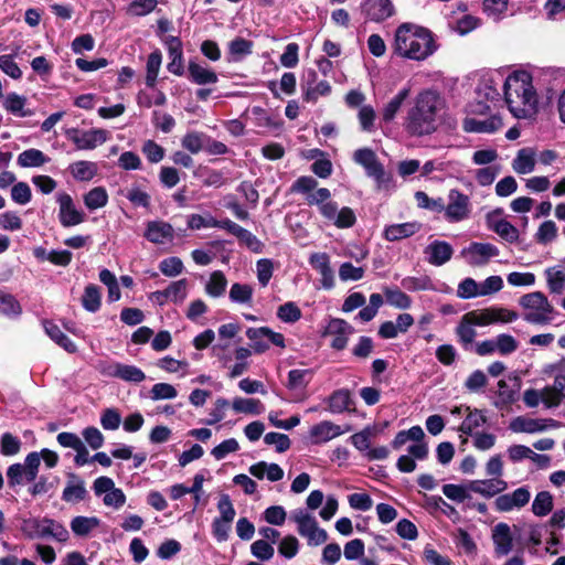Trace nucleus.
<instances>
[{
  "label": "nucleus",
  "instance_id": "nucleus-1",
  "mask_svg": "<svg viewBox=\"0 0 565 565\" xmlns=\"http://www.w3.org/2000/svg\"><path fill=\"white\" fill-rule=\"evenodd\" d=\"M504 100L515 118H530L536 113L537 94L526 71L509 75L503 85Z\"/></svg>",
  "mask_w": 565,
  "mask_h": 565
},
{
  "label": "nucleus",
  "instance_id": "nucleus-2",
  "mask_svg": "<svg viewBox=\"0 0 565 565\" xmlns=\"http://www.w3.org/2000/svg\"><path fill=\"white\" fill-rule=\"evenodd\" d=\"M436 50L433 33L426 28L403 23L395 31L393 51L401 57L424 61Z\"/></svg>",
  "mask_w": 565,
  "mask_h": 565
},
{
  "label": "nucleus",
  "instance_id": "nucleus-3",
  "mask_svg": "<svg viewBox=\"0 0 565 565\" xmlns=\"http://www.w3.org/2000/svg\"><path fill=\"white\" fill-rule=\"evenodd\" d=\"M440 97L433 90L419 93L408 109L405 127L413 136L430 135L437 129Z\"/></svg>",
  "mask_w": 565,
  "mask_h": 565
},
{
  "label": "nucleus",
  "instance_id": "nucleus-4",
  "mask_svg": "<svg viewBox=\"0 0 565 565\" xmlns=\"http://www.w3.org/2000/svg\"><path fill=\"white\" fill-rule=\"evenodd\" d=\"M519 303L525 311L523 319L529 323L546 326L554 319L555 309L547 297L541 291H533L522 296Z\"/></svg>",
  "mask_w": 565,
  "mask_h": 565
},
{
  "label": "nucleus",
  "instance_id": "nucleus-5",
  "mask_svg": "<svg viewBox=\"0 0 565 565\" xmlns=\"http://www.w3.org/2000/svg\"><path fill=\"white\" fill-rule=\"evenodd\" d=\"M21 532L31 540L52 537L58 542L68 540V531L66 527L49 518H28L21 522Z\"/></svg>",
  "mask_w": 565,
  "mask_h": 565
},
{
  "label": "nucleus",
  "instance_id": "nucleus-6",
  "mask_svg": "<svg viewBox=\"0 0 565 565\" xmlns=\"http://www.w3.org/2000/svg\"><path fill=\"white\" fill-rule=\"evenodd\" d=\"M465 317H467L473 326L487 327L495 323L513 322L519 318V315L503 307H489L471 310L465 313Z\"/></svg>",
  "mask_w": 565,
  "mask_h": 565
},
{
  "label": "nucleus",
  "instance_id": "nucleus-7",
  "mask_svg": "<svg viewBox=\"0 0 565 565\" xmlns=\"http://www.w3.org/2000/svg\"><path fill=\"white\" fill-rule=\"evenodd\" d=\"M301 96L303 102L316 104L320 97H326L331 93V85L328 81H319L315 70L309 68L303 73L300 83Z\"/></svg>",
  "mask_w": 565,
  "mask_h": 565
},
{
  "label": "nucleus",
  "instance_id": "nucleus-8",
  "mask_svg": "<svg viewBox=\"0 0 565 565\" xmlns=\"http://www.w3.org/2000/svg\"><path fill=\"white\" fill-rule=\"evenodd\" d=\"M445 218L448 222L457 223L467 220L471 213V203L468 195L459 190L452 189L448 194V203L444 204Z\"/></svg>",
  "mask_w": 565,
  "mask_h": 565
},
{
  "label": "nucleus",
  "instance_id": "nucleus-9",
  "mask_svg": "<svg viewBox=\"0 0 565 565\" xmlns=\"http://www.w3.org/2000/svg\"><path fill=\"white\" fill-rule=\"evenodd\" d=\"M382 430L379 425H371L362 431L355 433V448L364 452L369 460H382L388 456V449L385 446L371 448V439L375 438Z\"/></svg>",
  "mask_w": 565,
  "mask_h": 565
},
{
  "label": "nucleus",
  "instance_id": "nucleus-10",
  "mask_svg": "<svg viewBox=\"0 0 565 565\" xmlns=\"http://www.w3.org/2000/svg\"><path fill=\"white\" fill-rule=\"evenodd\" d=\"M355 162L362 166L367 177L374 179L379 189L385 185L388 177L385 173L383 164L379 161L375 152L369 148H362L355 151Z\"/></svg>",
  "mask_w": 565,
  "mask_h": 565
},
{
  "label": "nucleus",
  "instance_id": "nucleus-11",
  "mask_svg": "<svg viewBox=\"0 0 565 565\" xmlns=\"http://www.w3.org/2000/svg\"><path fill=\"white\" fill-rule=\"evenodd\" d=\"M67 138L78 150H93L108 140L109 132L102 128L71 129L67 131Z\"/></svg>",
  "mask_w": 565,
  "mask_h": 565
},
{
  "label": "nucleus",
  "instance_id": "nucleus-12",
  "mask_svg": "<svg viewBox=\"0 0 565 565\" xmlns=\"http://www.w3.org/2000/svg\"><path fill=\"white\" fill-rule=\"evenodd\" d=\"M58 220L62 226L72 227L85 221V213L75 206L72 196L67 193H58Z\"/></svg>",
  "mask_w": 565,
  "mask_h": 565
},
{
  "label": "nucleus",
  "instance_id": "nucleus-13",
  "mask_svg": "<svg viewBox=\"0 0 565 565\" xmlns=\"http://www.w3.org/2000/svg\"><path fill=\"white\" fill-rule=\"evenodd\" d=\"M461 254L466 257L470 265L483 266L492 257L499 255V248L490 243L473 242L468 247H466Z\"/></svg>",
  "mask_w": 565,
  "mask_h": 565
},
{
  "label": "nucleus",
  "instance_id": "nucleus-14",
  "mask_svg": "<svg viewBox=\"0 0 565 565\" xmlns=\"http://www.w3.org/2000/svg\"><path fill=\"white\" fill-rule=\"evenodd\" d=\"M501 214V209L488 213L486 216L487 227L497 233L502 239L515 243L519 239V230L507 220L499 218Z\"/></svg>",
  "mask_w": 565,
  "mask_h": 565
},
{
  "label": "nucleus",
  "instance_id": "nucleus-15",
  "mask_svg": "<svg viewBox=\"0 0 565 565\" xmlns=\"http://www.w3.org/2000/svg\"><path fill=\"white\" fill-rule=\"evenodd\" d=\"M531 499V492L526 487H520L511 493L499 495L494 501L495 510L499 512H510L513 509L525 507Z\"/></svg>",
  "mask_w": 565,
  "mask_h": 565
},
{
  "label": "nucleus",
  "instance_id": "nucleus-16",
  "mask_svg": "<svg viewBox=\"0 0 565 565\" xmlns=\"http://www.w3.org/2000/svg\"><path fill=\"white\" fill-rule=\"evenodd\" d=\"M350 334V324L339 318L331 319L324 331V335L331 339L330 345L335 350H342L347 345Z\"/></svg>",
  "mask_w": 565,
  "mask_h": 565
},
{
  "label": "nucleus",
  "instance_id": "nucleus-17",
  "mask_svg": "<svg viewBox=\"0 0 565 565\" xmlns=\"http://www.w3.org/2000/svg\"><path fill=\"white\" fill-rule=\"evenodd\" d=\"M143 236L152 244L162 245L173 241L174 228L164 221H149L146 225Z\"/></svg>",
  "mask_w": 565,
  "mask_h": 565
},
{
  "label": "nucleus",
  "instance_id": "nucleus-18",
  "mask_svg": "<svg viewBox=\"0 0 565 565\" xmlns=\"http://www.w3.org/2000/svg\"><path fill=\"white\" fill-rule=\"evenodd\" d=\"M361 11L369 20L381 22L394 14V6L391 0H365Z\"/></svg>",
  "mask_w": 565,
  "mask_h": 565
},
{
  "label": "nucleus",
  "instance_id": "nucleus-19",
  "mask_svg": "<svg viewBox=\"0 0 565 565\" xmlns=\"http://www.w3.org/2000/svg\"><path fill=\"white\" fill-rule=\"evenodd\" d=\"M320 213L338 227H350L353 224V211L350 207L339 210L335 202H326L319 206Z\"/></svg>",
  "mask_w": 565,
  "mask_h": 565
},
{
  "label": "nucleus",
  "instance_id": "nucleus-20",
  "mask_svg": "<svg viewBox=\"0 0 565 565\" xmlns=\"http://www.w3.org/2000/svg\"><path fill=\"white\" fill-rule=\"evenodd\" d=\"M104 373L131 383H141L146 379V374L141 369L118 362L108 365Z\"/></svg>",
  "mask_w": 565,
  "mask_h": 565
},
{
  "label": "nucleus",
  "instance_id": "nucleus-21",
  "mask_svg": "<svg viewBox=\"0 0 565 565\" xmlns=\"http://www.w3.org/2000/svg\"><path fill=\"white\" fill-rule=\"evenodd\" d=\"M311 267L321 275V286L323 289H331L334 286V274L330 267V258L326 253H315L310 256Z\"/></svg>",
  "mask_w": 565,
  "mask_h": 565
},
{
  "label": "nucleus",
  "instance_id": "nucleus-22",
  "mask_svg": "<svg viewBox=\"0 0 565 565\" xmlns=\"http://www.w3.org/2000/svg\"><path fill=\"white\" fill-rule=\"evenodd\" d=\"M343 434L339 425L329 420H322L313 425L309 430V440L313 445L327 443Z\"/></svg>",
  "mask_w": 565,
  "mask_h": 565
},
{
  "label": "nucleus",
  "instance_id": "nucleus-23",
  "mask_svg": "<svg viewBox=\"0 0 565 565\" xmlns=\"http://www.w3.org/2000/svg\"><path fill=\"white\" fill-rule=\"evenodd\" d=\"M492 541L497 556H505L513 548L511 529L507 523H498L492 530Z\"/></svg>",
  "mask_w": 565,
  "mask_h": 565
},
{
  "label": "nucleus",
  "instance_id": "nucleus-24",
  "mask_svg": "<svg viewBox=\"0 0 565 565\" xmlns=\"http://www.w3.org/2000/svg\"><path fill=\"white\" fill-rule=\"evenodd\" d=\"M427 262L434 266L446 264L452 256L451 245L444 241H434L425 248Z\"/></svg>",
  "mask_w": 565,
  "mask_h": 565
},
{
  "label": "nucleus",
  "instance_id": "nucleus-25",
  "mask_svg": "<svg viewBox=\"0 0 565 565\" xmlns=\"http://www.w3.org/2000/svg\"><path fill=\"white\" fill-rule=\"evenodd\" d=\"M28 99L25 96L19 95L17 93H8L2 100V107L7 110V113L24 118L33 115V110L26 108Z\"/></svg>",
  "mask_w": 565,
  "mask_h": 565
},
{
  "label": "nucleus",
  "instance_id": "nucleus-26",
  "mask_svg": "<svg viewBox=\"0 0 565 565\" xmlns=\"http://www.w3.org/2000/svg\"><path fill=\"white\" fill-rule=\"evenodd\" d=\"M188 73L190 81L196 85L215 84L218 81V76L213 70L203 66L195 61L189 62Z\"/></svg>",
  "mask_w": 565,
  "mask_h": 565
},
{
  "label": "nucleus",
  "instance_id": "nucleus-27",
  "mask_svg": "<svg viewBox=\"0 0 565 565\" xmlns=\"http://www.w3.org/2000/svg\"><path fill=\"white\" fill-rule=\"evenodd\" d=\"M507 487L508 484L504 480L491 479L470 481L467 488L472 492L490 498L502 492Z\"/></svg>",
  "mask_w": 565,
  "mask_h": 565
},
{
  "label": "nucleus",
  "instance_id": "nucleus-28",
  "mask_svg": "<svg viewBox=\"0 0 565 565\" xmlns=\"http://www.w3.org/2000/svg\"><path fill=\"white\" fill-rule=\"evenodd\" d=\"M365 97L362 93L355 92V107H359V121L364 131H373L375 128L376 114L371 105H362Z\"/></svg>",
  "mask_w": 565,
  "mask_h": 565
},
{
  "label": "nucleus",
  "instance_id": "nucleus-29",
  "mask_svg": "<svg viewBox=\"0 0 565 565\" xmlns=\"http://www.w3.org/2000/svg\"><path fill=\"white\" fill-rule=\"evenodd\" d=\"M249 473L257 479L267 478L269 481L275 482L284 478V470L277 463H267L259 461L249 467Z\"/></svg>",
  "mask_w": 565,
  "mask_h": 565
},
{
  "label": "nucleus",
  "instance_id": "nucleus-30",
  "mask_svg": "<svg viewBox=\"0 0 565 565\" xmlns=\"http://www.w3.org/2000/svg\"><path fill=\"white\" fill-rule=\"evenodd\" d=\"M422 225L418 222H407L402 224H392L384 231V236L387 241H399L413 236L419 232Z\"/></svg>",
  "mask_w": 565,
  "mask_h": 565
},
{
  "label": "nucleus",
  "instance_id": "nucleus-31",
  "mask_svg": "<svg viewBox=\"0 0 565 565\" xmlns=\"http://www.w3.org/2000/svg\"><path fill=\"white\" fill-rule=\"evenodd\" d=\"M502 126V121L498 117L479 120L475 118H466L463 129L468 132H493Z\"/></svg>",
  "mask_w": 565,
  "mask_h": 565
},
{
  "label": "nucleus",
  "instance_id": "nucleus-32",
  "mask_svg": "<svg viewBox=\"0 0 565 565\" xmlns=\"http://www.w3.org/2000/svg\"><path fill=\"white\" fill-rule=\"evenodd\" d=\"M290 519L297 524V531L302 537H306L318 525L316 518L305 509L294 510Z\"/></svg>",
  "mask_w": 565,
  "mask_h": 565
},
{
  "label": "nucleus",
  "instance_id": "nucleus-33",
  "mask_svg": "<svg viewBox=\"0 0 565 565\" xmlns=\"http://www.w3.org/2000/svg\"><path fill=\"white\" fill-rule=\"evenodd\" d=\"M50 159L39 149L31 148L22 151L17 159V163L22 168H38L42 167Z\"/></svg>",
  "mask_w": 565,
  "mask_h": 565
},
{
  "label": "nucleus",
  "instance_id": "nucleus-34",
  "mask_svg": "<svg viewBox=\"0 0 565 565\" xmlns=\"http://www.w3.org/2000/svg\"><path fill=\"white\" fill-rule=\"evenodd\" d=\"M97 170L95 162L86 160H79L70 166V171L77 181H90L97 174Z\"/></svg>",
  "mask_w": 565,
  "mask_h": 565
},
{
  "label": "nucleus",
  "instance_id": "nucleus-35",
  "mask_svg": "<svg viewBox=\"0 0 565 565\" xmlns=\"http://www.w3.org/2000/svg\"><path fill=\"white\" fill-rule=\"evenodd\" d=\"M102 305V292L97 285L89 284L82 296V306L88 312H97Z\"/></svg>",
  "mask_w": 565,
  "mask_h": 565
},
{
  "label": "nucleus",
  "instance_id": "nucleus-36",
  "mask_svg": "<svg viewBox=\"0 0 565 565\" xmlns=\"http://www.w3.org/2000/svg\"><path fill=\"white\" fill-rule=\"evenodd\" d=\"M99 519L96 516H75L71 521V530L77 536H86L99 526Z\"/></svg>",
  "mask_w": 565,
  "mask_h": 565
},
{
  "label": "nucleus",
  "instance_id": "nucleus-37",
  "mask_svg": "<svg viewBox=\"0 0 565 565\" xmlns=\"http://www.w3.org/2000/svg\"><path fill=\"white\" fill-rule=\"evenodd\" d=\"M232 407L236 413L250 415H260L265 411L264 404L256 398L236 397L233 399Z\"/></svg>",
  "mask_w": 565,
  "mask_h": 565
},
{
  "label": "nucleus",
  "instance_id": "nucleus-38",
  "mask_svg": "<svg viewBox=\"0 0 565 565\" xmlns=\"http://www.w3.org/2000/svg\"><path fill=\"white\" fill-rule=\"evenodd\" d=\"M513 170L519 174H526L534 170V153L530 149L519 150L512 163Z\"/></svg>",
  "mask_w": 565,
  "mask_h": 565
},
{
  "label": "nucleus",
  "instance_id": "nucleus-39",
  "mask_svg": "<svg viewBox=\"0 0 565 565\" xmlns=\"http://www.w3.org/2000/svg\"><path fill=\"white\" fill-rule=\"evenodd\" d=\"M108 203V194L105 188H93L84 195V204L89 211L104 207Z\"/></svg>",
  "mask_w": 565,
  "mask_h": 565
},
{
  "label": "nucleus",
  "instance_id": "nucleus-40",
  "mask_svg": "<svg viewBox=\"0 0 565 565\" xmlns=\"http://www.w3.org/2000/svg\"><path fill=\"white\" fill-rule=\"evenodd\" d=\"M473 327L475 326L463 315L456 328V334L458 337V340L465 349H468L469 345L473 343L475 338L477 337V331L475 330Z\"/></svg>",
  "mask_w": 565,
  "mask_h": 565
},
{
  "label": "nucleus",
  "instance_id": "nucleus-41",
  "mask_svg": "<svg viewBox=\"0 0 565 565\" xmlns=\"http://www.w3.org/2000/svg\"><path fill=\"white\" fill-rule=\"evenodd\" d=\"M469 412L463 422L460 425L459 430L466 435H472V431L487 422L484 414L479 409L471 411L470 407H466Z\"/></svg>",
  "mask_w": 565,
  "mask_h": 565
},
{
  "label": "nucleus",
  "instance_id": "nucleus-42",
  "mask_svg": "<svg viewBox=\"0 0 565 565\" xmlns=\"http://www.w3.org/2000/svg\"><path fill=\"white\" fill-rule=\"evenodd\" d=\"M548 290L561 295L565 290V269L550 267L545 270Z\"/></svg>",
  "mask_w": 565,
  "mask_h": 565
},
{
  "label": "nucleus",
  "instance_id": "nucleus-43",
  "mask_svg": "<svg viewBox=\"0 0 565 565\" xmlns=\"http://www.w3.org/2000/svg\"><path fill=\"white\" fill-rule=\"evenodd\" d=\"M21 312L22 308L19 301L12 295L0 290V316L17 318Z\"/></svg>",
  "mask_w": 565,
  "mask_h": 565
},
{
  "label": "nucleus",
  "instance_id": "nucleus-44",
  "mask_svg": "<svg viewBox=\"0 0 565 565\" xmlns=\"http://www.w3.org/2000/svg\"><path fill=\"white\" fill-rule=\"evenodd\" d=\"M411 89H401L385 106L383 109V120L391 121L398 109L402 107L406 98L409 96Z\"/></svg>",
  "mask_w": 565,
  "mask_h": 565
},
{
  "label": "nucleus",
  "instance_id": "nucleus-45",
  "mask_svg": "<svg viewBox=\"0 0 565 565\" xmlns=\"http://www.w3.org/2000/svg\"><path fill=\"white\" fill-rule=\"evenodd\" d=\"M259 331H264V328H248L246 330V337L250 341V348L256 354H262L269 349L268 340L265 335V332L259 333Z\"/></svg>",
  "mask_w": 565,
  "mask_h": 565
},
{
  "label": "nucleus",
  "instance_id": "nucleus-46",
  "mask_svg": "<svg viewBox=\"0 0 565 565\" xmlns=\"http://www.w3.org/2000/svg\"><path fill=\"white\" fill-rule=\"evenodd\" d=\"M227 280L225 275L216 270L211 274L210 279L205 286V291L209 296L217 298L221 297L226 289Z\"/></svg>",
  "mask_w": 565,
  "mask_h": 565
},
{
  "label": "nucleus",
  "instance_id": "nucleus-47",
  "mask_svg": "<svg viewBox=\"0 0 565 565\" xmlns=\"http://www.w3.org/2000/svg\"><path fill=\"white\" fill-rule=\"evenodd\" d=\"M228 297L234 303H250L253 298V288L247 284L235 282L231 286Z\"/></svg>",
  "mask_w": 565,
  "mask_h": 565
},
{
  "label": "nucleus",
  "instance_id": "nucleus-48",
  "mask_svg": "<svg viewBox=\"0 0 565 565\" xmlns=\"http://www.w3.org/2000/svg\"><path fill=\"white\" fill-rule=\"evenodd\" d=\"M553 509V497L547 491H541L536 494L532 503V512L537 516L547 515Z\"/></svg>",
  "mask_w": 565,
  "mask_h": 565
},
{
  "label": "nucleus",
  "instance_id": "nucleus-49",
  "mask_svg": "<svg viewBox=\"0 0 565 565\" xmlns=\"http://www.w3.org/2000/svg\"><path fill=\"white\" fill-rule=\"evenodd\" d=\"M162 56L159 51H154L149 54L147 60V75H146V85L148 87H153L157 82L158 73L161 66Z\"/></svg>",
  "mask_w": 565,
  "mask_h": 565
},
{
  "label": "nucleus",
  "instance_id": "nucleus-50",
  "mask_svg": "<svg viewBox=\"0 0 565 565\" xmlns=\"http://www.w3.org/2000/svg\"><path fill=\"white\" fill-rule=\"evenodd\" d=\"M351 402V394L348 390H338L329 397V409L339 414L345 411Z\"/></svg>",
  "mask_w": 565,
  "mask_h": 565
},
{
  "label": "nucleus",
  "instance_id": "nucleus-51",
  "mask_svg": "<svg viewBox=\"0 0 565 565\" xmlns=\"http://www.w3.org/2000/svg\"><path fill=\"white\" fill-rule=\"evenodd\" d=\"M302 313L300 308L292 301H288L277 309V317L285 323H295L300 320Z\"/></svg>",
  "mask_w": 565,
  "mask_h": 565
},
{
  "label": "nucleus",
  "instance_id": "nucleus-52",
  "mask_svg": "<svg viewBox=\"0 0 565 565\" xmlns=\"http://www.w3.org/2000/svg\"><path fill=\"white\" fill-rule=\"evenodd\" d=\"M235 236L238 238L239 243L246 246L250 252L256 254L263 252L264 243L248 230L241 227Z\"/></svg>",
  "mask_w": 565,
  "mask_h": 565
},
{
  "label": "nucleus",
  "instance_id": "nucleus-53",
  "mask_svg": "<svg viewBox=\"0 0 565 565\" xmlns=\"http://www.w3.org/2000/svg\"><path fill=\"white\" fill-rule=\"evenodd\" d=\"M22 446L19 437L13 436L11 433H3L0 438V452L3 456L10 457L17 455Z\"/></svg>",
  "mask_w": 565,
  "mask_h": 565
},
{
  "label": "nucleus",
  "instance_id": "nucleus-54",
  "mask_svg": "<svg viewBox=\"0 0 565 565\" xmlns=\"http://www.w3.org/2000/svg\"><path fill=\"white\" fill-rule=\"evenodd\" d=\"M384 295L386 297V301L393 307L399 309H407L411 307V298L398 288H385Z\"/></svg>",
  "mask_w": 565,
  "mask_h": 565
},
{
  "label": "nucleus",
  "instance_id": "nucleus-55",
  "mask_svg": "<svg viewBox=\"0 0 565 565\" xmlns=\"http://www.w3.org/2000/svg\"><path fill=\"white\" fill-rule=\"evenodd\" d=\"M157 4V0H134L127 7V14L131 17H145L151 13Z\"/></svg>",
  "mask_w": 565,
  "mask_h": 565
},
{
  "label": "nucleus",
  "instance_id": "nucleus-56",
  "mask_svg": "<svg viewBox=\"0 0 565 565\" xmlns=\"http://www.w3.org/2000/svg\"><path fill=\"white\" fill-rule=\"evenodd\" d=\"M311 379L310 370L295 369L288 373V388L298 390L305 388Z\"/></svg>",
  "mask_w": 565,
  "mask_h": 565
},
{
  "label": "nucleus",
  "instance_id": "nucleus-57",
  "mask_svg": "<svg viewBox=\"0 0 565 565\" xmlns=\"http://www.w3.org/2000/svg\"><path fill=\"white\" fill-rule=\"evenodd\" d=\"M274 273V262L269 258H262L256 262V275L262 287H266Z\"/></svg>",
  "mask_w": 565,
  "mask_h": 565
},
{
  "label": "nucleus",
  "instance_id": "nucleus-58",
  "mask_svg": "<svg viewBox=\"0 0 565 565\" xmlns=\"http://www.w3.org/2000/svg\"><path fill=\"white\" fill-rule=\"evenodd\" d=\"M149 394L152 401L173 399L177 397L178 391L171 384L157 383L151 387Z\"/></svg>",
  "mask_w": 565,
  "mask_h": 565
},
{
  "label": "nucleus",
  "instance_id": "nucleus-59",
  "mask_svg": "<svg viewBox=\"0 0 565 565\" xmlns=\"http://www.w3.org/2000/svg\"><path fill=\"white\" fill-rule=\"evenodd\" d=\"M457 296L460 299L481 297L479 284L473 278H465L458 285Z\"/></svg>",
  "mask_w": 565,
  "mask_h": 565
},
{
  "label": "nucleus",
  "instance_id": "nucleus-60",
  "mask_svg": "<svg viewBox=\"0 0 565 565\" xmlns=\"http://www.w3.org/2000/svg\"><path fill=\"white\" fill-rule=\"evenodd\" d=\"M159 269L167 277H175L183 271L184 266L179 257L172 256L162 259L159 264Z\"/></svg>",
  "mask_w": 565,
  "mask_h": 565
},
{
  "label": "nucleus",
  "instance_id": "nucleus-61",
  "mask_svg": "<svg viewBox=\"0 0 565 565\" xmlns=\"http://www.w3.org/2000/svg\"><path fill=\"white\" fill-rule=\"evenodd\" d=\"M186 287L188 281L186 279H180L177 281L171 282L168 288H166V296L170 301L173 302H181L186 297Z\"/></svg>",
  "mask_w": 565,
  "mask_h": 565
},
{
  "label": "nucleus",
  "instance_id": "nucleus-62",
  "mask_svg": "<svg viewBox=\"0 0 565 565\" xmlns=\"http://www.w3.org/2000/svg\"><path fill=\"white\" fill-rule=\"evenodd\" d=\"M299 552V541L294 535H287L278 544V553L285 558H292Z\"/></svg>",
  "mask_w": 565,
  "mask_h": 565
},
{
  "label": "nucleus",
  "instance_id": "nucleus-63",
  "mask_svg": "<svg viewBox=\"0 0 565 565\" xmlns=\"http://www.w3.org/2000/svg\"><path fill=\"white\" fill-rule=\"evenodd\" d=\"M250 553L259 561H269L274 556L275 550L266 540H257L250 545Z\"/></svg>",
  "mask_w": 565,
  "mask_h": 565
},
{
  "label": "nucleus",
  "instance_id": "nucleus-64",
  "mask_svg": "<svg viewBox=\"0 0 565 565\" xmlns=\"http://www.w3.org/2000/svg\"><path fill=\"white\" fill-rule=\"evenodd\" d=\"M206 136L202 132H189L182 138V147L191 153H198L204 148Z\"/></svg>",
  "mask_w": 565,
  "mask_h": 565
}]
</instances>
